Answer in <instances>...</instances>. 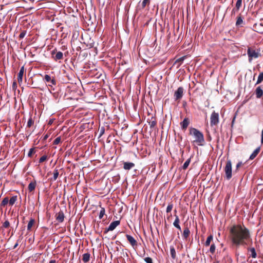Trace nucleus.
Returning a JSON list of instances; mask_svg holds the SVG:
<instances>
[{
  "label": "nucleus",
  "instance_id": "26",
  "mask_svg": "<svg viewBox=\"0 0 263 263\" xmlns=\"http://www.w3.org/2000/svg\"><path fill=\"white\" fill-rule=\"evenodd\" d=\"M59 171L58 170H54L53 172V178L51 179L52 181H55L59 176Z\"/></svg>",
  "mask_w": 263,
  "mask_h": 263
},
{
  "label": "nucleus",
  "instance_id": "38",
  "mask_svg": "<svg viewBox=\"0 0 263 263\" xmlns=\"http://www.w3.org/2000/svg\"><path fill=\"white\" fill-rule=\"evenodd\" d=\"M34 148H31L30 149L29 153L28 154V156L29 157H31L33 154L35 153Z\"/></svg>",
  "mask_w": 263,
  "mask_h": 263
},
{
  "label": "nucleus",
  "instance_id": "11",
  "mask_svg": "<svg viewBox=\"0 0 263 263\" xmlns=\"http://www.w3.org/2000/svg\"><path fill=\"white\" fill-rule=\"evenodd\" d=\"M64 213L61 210L55 215V219L59 222H62L64 220Z\"/></svg>",
  "mask_w": 263,
  "mask_h": 263
},
{
  "label": "nucleus",
  "instance_id": "20",
  "mask_svg": "<svg viewBox=\"0 0 263 263\" xmlns=\"http://www.w3.org/2000/svg\"><path fill=\"white\" fill-rule=\"evenodd\" d=\"M170 253L172 258L175 259L176 257V253L175 249L173 246H171L170 247Z\"/></svg>",
  "mask_w": 263,
  "mask_h": 263
},
{
  "label": "nucleus",
  "instance_id": "45",
  "mask_svg": "<svg viewBox=\"0 0 263 263\" xmlns=\"http://www.w3.org/2000/svg\"><path fill=\"white\" fill-rule=\"evenodd\" d=\"M184 58H185V57H182L178 59V60H177L176 62H182L184 60Z\"/></svg>",
  "mask_w": 263,
  "mask_h": 263
},
{
  "label": "nucleus",
  "instance_id": "37",
  "mask_svg": "<svg viewBox=\"0 0 263 263\" xmlns=\"http://www.w3.org/2000/svg\"><path fill=\"white\" fill-rule=\"evenodd\" d=\"M216 247L214 244H212L210 248V252L213 254L215 251Z\"/></svg>",
  "mask_w": 263,
  "mask_h": 263
},
{
  "label": "nucleus",
  "instance_id": "16",
  "mask_svg": "<svg viewBox=\"0 0 263 263\" xmlns=\"http://www.w3.org/2000/svg\"><path fill=\"white\" fill-rule=\"evenodd\" d=\"M260 150V147H258L256 148L254 152L252 153V154L250 155L249 159L250 160H253L254 159L256 156L258 155V154L259 153Z\"/></svg>",
  "mask_w": 263,
  "mask_h": 263
},
{
  "label": "nucleus",
  "instance_id": "36",
  "mask_svg": "<svg viewBox=\"0 0 263 263\" xmlns=\"http://www.w3.org/2000/svg\"><path fill=\"white\" fill-rule=\"evenodd\" d=\"M173 204L170 203L167 206L166 212V213H170L173 209Z\"/></svg>",
  "mask_w": 263,
  "mask_h": 263
},
{
  "label": "nucleus",
  "instance_id": "4",
  "mask_svg": "<svg viewBox=\"0 0 263 263\" xmlns=\"http://www.w3.org/2000/svg\"><path fill=\"white\" fill-rule=\"evenodd\" d=\"M224 171L227 179L230 180L232 178V162L230 160L227 161Z\"/></svg>",
  "mask_w": 263,
  "mask_h": 263
},
{
  "label": "nucleus",
  "instance_id": "27",
  "mask_svg": "<svg viewBox=\"0 0 263 263\" xmlns=\"http://www.w3.org/2000/svg\"><path fill=\"white\" fill-rule=\"evenodd\" d=\"M8 203H9V198L8 197H5L2 200L1 203V206H5L6 205L8 204Z\"/></svg>",
  "mask_w": 263,
  "mask_h": 263
},
{
  "label": "nucleus",
  "instance_id": "39",
  "mask_svg": "<svg viewBox=\"0 0 263 263\" xmlns=\"http://www.w3.org/2000/svg\"><path fill=\"white\" fill-rule=\"evenodd\" d=\"M61 139L60 137H58L55 139L53 141V144L57 145L61 142Z\"/></svg>",
  "mask_w": 263,
  "mask_h": 263
},
{
  "label": "nucleus",
  "instance_id": "48",
  "mask_svg": "<svg viewBox=\"0 0 263 263\" xmlns=\"http://www.w3.org/2000/svg\"><path fill=\"white\" fill-rule=\"evenodd\" d=\"M49 263H56V261L55 260H51Z\"/></svg>",
  "mask_w": 263,
  "mask_h": 263
},
{
  "label": "nucleus",
  "instance_id": "47",
  "mask_svg": "<svg viewBox=\"0 0 263 263\" xmlns=\"http://www.w3.org/2000/svg\"><path fill=\"white\" fill-rule=\"evenodd\" d=\"M49 134H46V135L44 136V138H43V139H44V140H46V139L49 137Z\"/></svg>",
  "mask_w": 263,
  "mask_h": 263
},
{
  "label": "nucleus",
  "instance_id": "5",
  "mask_svg": "<svg viewBox=\"0 0 263 263\" xmlns=\"http://www.w3.org/2000/svg\"><path fill=\"white\" fill-rule=\"evenodd\" d=\"M219 122V114L213 111L210 117V125L211 126H217Z\"/></svg>",
  "mask_w": 263,
  "mask_h": 263
},
{
  "label": "nucleus",
  "instance_id": "42",
  "mask_svg": "<svg viewBox=\"0 0 263 263\" xmlns=\"http://www.w3.org/2000/svg\"><path fill=\"white\" fill-rule=\"evenodd\" d=\"M156 124H157V122L155 120L149 122V126L151 128L155 127L156 126Z\"/></svg>",
  "mask_w": 263,
  "mask_h": 263
},
{
  "label": "nucleus",
  "instance_id": "24",
  "mask_svg": "<svg viewBox=\"0 0 263 263\" xmlns=\"http://www.w3.org/2000/svg\"><path fill=\"white\" fill-rule=\"evenodd\" d=\"M213 239V236L210 235L206 239V240L204 243L205 246H209L210 245L211 240Z\"/></svg>",
  "mask_w": 263,
  "mask_h": 263
},
{
  "label": "nucleus",
  "instance_id": "12",
  "mask_svg": "<svg viewBox=\"0 0 263 263\" xmlns=\"http://www.w3.org/2000/svg\"><path fill=\"white\" fill-rule=\"evenodd\" d=\"M25 73V68H24V66H23L20 70V71L18 73V76H17V81H18V83H21L23 81V75Z\"/></svg>",
  "mask_w": 263,
  "mask_h": 263
},
{
  "label": "nucleus",
  "instance_id": "13",
  "mask_svg": "<svg viewBox=\"0 0 263 263\" xmlns=\"http://www.w3.org/2000/svg\"><path fill=\"white\" fill-rule=\"evenodd\" d=\"M135 164L133 162H123V168L125 170H130L134 167Z\"/></svg>",
  "mask_w": 263,
  "mask_h": 263
},
{
  "label": "nucleus",
  "instance_id": "18",
  "mask_svg": "<svg viewBox=\"0 0 263 263\" xmlns=\"http://www.w3.org/2000/svg\"><path fill=\"white\" fill-rule=\"evenodd\" d=\"M247 250L251 252V256L252 258H255L257 257V254L254 248H248Z\"/></svg>",
  "mask_w": 263,
  "mask_h": 263
},
{
  "label": "nucleus",
  "instance_id": "9",
  "mask_svg": "<svg viewBox=\"0 0 263 263\" xmlns=\"http://www.w3.org/2000/svg\"><path fill=\"white\" fill-rule=\"evenodd\" d=\"M120 221L116 220L112 222L108 227V228L105 231V233H107L108 231H113L118 225L120 224Z\"/></svg>",
  "mask_w": 263,
  "mask_h": 263
},
{
  "label": "nucleus",
  "instance_id": "25",
  "mask_svg": "<svg viewBox=\"0 0 263 263\" xmlns=\"http://www.w3.org/2000/svg\"><path fill=\"white\" fill-rule=\"evenodd\" d=\"M34 223V220L33 219H31L29 221L27 226V230L28 231H30Z\"/></svg>",
  "mask_w": 263,
  "mask_h": 263
},
{
  "label": "nucleus",
  "instance_id": "51",
  "mask_svg": "<svg viewBox=\"0 0 263 263\" xmlns=\"http://www.w3.org/2000/svg\"><path fill=\"white\" fill-rule=\"evenodd\" d=\"M104 129L101 130V135L103 134L104 133Z\"/></svg>",
  "mask_w": 263,
  "mask_h": 263
},
{
  "label": "nucleus",
  "instance_id": "10",
  "mask_svg": "<svg viewBox=\"0 0 263 263\" xmlns=\"http://www.w3.org/2000/svg\"><path fill=\"white\" fill-rule=\"evenodd\" d=\"M126 237L127 240L133 247H135L137 246V241L132 236L127 234Z\"/></svg>",
  "mask_w": 263,
  "mask_h": 263
},
{
  "label": "nucleus",
  "instance_id": "34",
  "mask_svg": "<svg viewBox=\"0 0 263 263\" xmlns=\"http://www.w3.org/2000/svg\"><path fill=\"white\" fill-rule=\"evenodd\" d=\"M149 3L150 0H143L141 4V8H144L147 5H148L149 4Z\"/></svg>",
  "mask_w": 263,
  "mask_h": 263
},
{
  "label": "nucleus",
  "instance_id": "29",
  "mask_svg": "<svg viewBox=\"0 0 263 263\" xmlns=\"http://www.w3.org/2000/svg\"><path fill=\"white\" fill-rule=\"evenodd\" d=\"M191 162V158L188 159L183 164L182 166V168L183 170H186L188 166L189 165L190 163Z\"/></svg>",
  "mask_w": 263,
  "mask_h": 263
},
{
  "label": "nucleus",
  "instance_id": "17",
  "mask_svg": "<svg viewBox=\"0 0 263 263\" xmlns=\"http://www.w3.org/2000/svg\"><path fill=\"white\" fill-rule=\"evenodd\" d=\"M36 182L35 181H32V182H31L29 185H28V190L29 191V192H32L34 190L35 187H36Z\"/></svg>",
  "mask_w": 263,
  "mask_h": 263
},
{
  "label": "nucleus",
  "instance_id": "3",
  "mask_svg": "<svg viewBox=\"0 0 263 263\" xmlns=\"http://www.w3.org/2000/svg\"><path fill=\"white\" fill-rule=\"evenodd\" d=\"M247 54L249 62H251L253 59H256L260 55L259 50H255L252 47H248L247 49Z\"/></svg>",
  "mask_w": 263,
  "mask_h": 263
},
{
  "label": "nucleus",
  "instance_id": "7",
  "mask_svg": "<svg viewBox=\"0 0 263 263\" xmlns=\"http://www.w3.org/2000/svg\"><path fill=\"white\" fill-rule=\"evenodd\" d=\"M51 54L53 59L55 61H58L63 59V53L61 51L56 52V49H54L51 51Z\"/></svg>",
  "mask_w": 263,
  "mask_h": 263
},
{
  "label": "nucleus",
  "instance_id": "35",
  "mask_svg": "<svg viewBox=\"0 0 263 263\" xmlns=\"http://www.w3.org/2000/svg\"><path fill=\"white\" fill-rule=\"evenodd\" d=\"M105 208H101V209L100 210V213H99V217L100 219H102V217H103V216L105 214Z\"/></svg>",
  "mask_w": 263,
  "mask_h": 263
},
{
  "label": "nucleus",
  "instance_id": "6",
  "mask_svg": "<svg viewBox=\"0 0 263 263\" xmlns=\"http://www.w3.org/2000/svg\"><path fill=\"white\" fill-rule=\"evenodd\" d=\"M184 93V89L182 87H179L177 90L175 92L174 95V99L175 101L180 100L183 97Z\"/></svg>",
  "mask_w": 263,
  "mask_h": 263
},
{
  "label": "nucleus",
  "instance_id": "49",
  "mask_svg": "<svg viewBox=\"0 0 263 263\" xmlns=\"http://www.w3.org/2000/svg\"><path fill=\"white\" fill-rule=\"evenodd\" d=\"M175 228L178 229L179 231H181V227H180V225L179 226L176 227Z\"/></svg>",
  "mask_w": 263,
  "mask_h": 263
},
{
  "label": "nucleus",
  "instance_id": "8",
  "mask_svg": "<svg viewBox=\"0 0 263 263\" xmlns=\"http://www.w3.org/2000/svg\"><path fill=\"white\" fill-rule=\"evenodd\" d=\"M44 79L47 83H48L47 85L49 87H52L53 85H55L56 84L55 80L53 78H51L49 75H45Z\"/></svg>",
  "mask_w": 263,
  "mask_h": 263
},
{
  "label": "nucleus",
  "instance_id": "50",
  "mask_svg": "<svg viewBox=\"0 0 263 263\" xmlns=\"http://www.w3.org/2000/svg\"><path fill=\"white\" fill-rule=\"evenodd\" d=\"M17 246H18V243H16L14 245V248H14V249L16 248L17 247Z\"/></svg>",
  "mask_w": 263,
  "mask_h": 263
},
{
  "label": "nucleus",
  "instance_id": "41",
  "mask_svg": "<svg viewBox=\"0 0 263 263\" xmlns=\"http://www.w3.org/2000/svg\"><path fill=\"white\" fill-rule=\"evenodd\" d=\"M144 259L146 263H153L152 259L149 257H146Z\"/></svg>",
  "mask_w": 263,
  "mask_h": 263
},
{
  "label": "nucleus",
  "instance_id": "46",
  "mask_svg": "<svg viewBox=\"0 0 263 263\" xmlns=\"http://www.w3.org/2000/svg\"><path fill=\"white\" fill-rule=\"evenodd\" d=\"M239 10H236V8L235 7L232 11L231 15H235L236 12H238Z\"/></svg>",
  "mask_w": 263,
  "mask_h": 263
},
{
  "label": "nucleus",
  "instance_id": "43",
  "mask_svg": "<svg viewBox=\"0 0 263 263\" xmlns=\"http://www.w3.org/2000/svg\"><path fill=\"white\" fill-rule=\"evenodd\" d=\"M243 163H242V162H239L237 164H236V169H235V172H236L239 168L240 167H241Z\"/></svg>",
  "mask_w": 263,
  "mask_h": 263
},
{
  "label": "nucleus",
  "instance_id": "30",
  "mask_svg": "<svg viewBox=\"0 0 263 263\" xmlns=\"http://www.w3.org/2000/svg\"><path fill=\"white\" fill-rule=\"evenodd\" d=\"M242 0H237L236 3L235 8L236 10H239L241 7Z\"/></svg>",
  "mask_w": 263,
  "mask_h": 263
},
{
  "label": "nucleus",
  "instance_id": "2",
  "mask_svg": "<svg viewBox=\"0 0 263 263\" xmlns=\"http://www.w3.org/2000/svg\"><path fill=\"white\" fill-rule=\"evenodd\" d=\"M190 133L192 135L194 138V142L196 143L198 145L202 146L204 143V139L203 134L198 129L195 128H191Z\"/></svg>",
  "mask_w": 263,
  "mask_h": 263
},
{
  "label": "nucleus",
  "instance_id": "23",
  "mask_svg": "<svg viewBox=\"0 0 263 263\" xmlns=\"http://www.w3.org/2000/svg\"><path fill=\"white\" fill-rule=\"evenodd\" d=\"M262 81H263V72L259 73L255 85L260 84Z\"/></svg>",
  "mask_w": 263,
  "mask_h": 263
},
{
  "label": "nucleus",
  "instance_id": "15",
  "mask_svg": "<svg viewBox=\"0 0 263 263\" xmlns=\"http://www.w3.org/2000/svg\"><path fill=\"white\" fill-rule=\"evenodd\" d=\"M255 92L257 98H260L263 95V90L260 86H258L256 88Z\"/></svg>",
  "mask_w": 263,
  "mask_h": 263
},
{
  "label": "nucleus",
  "instance_id": "22",
  "mask_svg": "<svg viewBox=\"0 0 263 263\" xmlns=\"http://www.w3.org/2000/svg\"><path fill=\"white\" fill-rule=\"evenodd\" d=\"M16 200H17V196H12L10 199V200H9V203L10 205H13L15 203V202H16Z\"/></svg>",
  "mask_w": 263,
  "mask_h": 263
},
{
  "label": "nucleus",
  "instance_id": "31",
  "mask_svg": "<svg viewBox=\"0 0 263 263\" xmlns=\"http://www.w3.org/2000/svg\"><path fill=\"white\" fill-rule=\"evenodd\" d=\"M34 124V120L31 117H30L27 124V127H30Z\"/></svg>",
  "mask_w": 263,
  "mask_h": 263
},
{
  "label": "nucleus",
  "instance_id": "32",
  "mask_svg": "<svg viewBox=\"0 0 263 263\" xmlns=\"http://www.w3.org/2000/svg\"><path fill=\"white\" fill-rule=\"evenodd\" d=\"M180 220L179 217L177 215H175V220L173 223V225L175 227L179 226Z\"/></svg>",
  "mask_w": 263,
  "mask_h": 263
},
{
  "label": "nucleus",
  "instance_id": "28",
  "mask_svg": "<svg viewBox=\"0 0 263 263\" xmlns=\"http://www.w3.org/2000/svg\"><path fill=\"white\" fill-rule=\"evenodd\" d=\"M243 23V20L241 16L237 17V21L236 22V26H238L242 24Z\"/></svg>",
  "mask_w": 263,
  "mask_h": 263
},
{
  "label": "nucleus",
  "instance_id": "19",
  "mask_svg": "<svg viewBox=\"0 0 263 263\" xmlns=\"http://www.w3.org/2000/svg\"><path fill=\"white\" fill-rule=\"evenodd\" d=\"M190 234V231L189 229L187 227H186L183 231V237L184 239H187L189 236Z\"/></svg>",
  "mask_w": 263,
  "mask_h": 263
},
{
  "label": "nucleus",
  "instance_id": "21",
  "mask_svg": "<svg viewBox=\"0 0 263 263\" xmlns=\"http://www.w3.org/2000/svg\"><path fill=\"white\" fill-rule=\"evenodd\" d=\"M90 259V254L88 253H84L83 255L82 260L84 262H87Z\"/></svg>",
  "mask_w": 263,
  "mask_h": 263
},
{
  "label": "nucleus",
  "instance_id": "1",
  "mask_svg": "<svg viewBox=\"0 0 263 263\" xmlns=\"http://www.w3.org/2000/svg\"><path fill=\"white\" fill-rule=\"evenodd\" d=\"M229 238L232 247L237 249L252 242L250 230L243 224H233L229 228Z\"/></svg>",
  "mask_w": 263,
  "mask_h": 263
},
{
  "label": "nucleus",
  "instance_id": "40",
  "mask_svg": "<svg viewBox=\"0 0 263 263\" xmlns=\"http://www.w3.org/2000/svg\"><path fill=\"white\" fill-rule=\"evenodd\" d=\"M47 156L44 155V156H42L39 160V163H43V162L47 160Z\"/></svg>",
  "mask_w": 263,
  "mask_h": 263
},
{
  "label": "nucleus",
  "instance_id": "44",
  "mask_svg": "<svg viewBox=\"0 0 263 263\" xmlns=\"http://www.w3.org/2000/svg\"><path fill=\"white\" fill-rule=\"evenodd\" d=\"M25 35H26V32L23 31L20 34L19 37L20 39H23L25 36Z\"/></svg>",
  "mask_w": 263,
  "mask_h": 263
},
{
  "label": "nucleus",
  "instance_id": "14",
  "mask_svg": "<svg viewBox=\"0 0 263 263\" xmlns=\"http://www.w3.org/2000/svg\"><path fill=\"white\" fill-rule=\"evenodd\" d=\"M190 124V121L188 118H184L183 121L180 123L182 129L185 130Z\"/></svg>",
  "mask_w": 263,
  "mask_h": 263
},
{
  "label": "nucleus",
  "instance_id": "33",
  "mask_svg": "<svg viewBox=\"0 0 263 263\" xmlns=\"http://www.w3.org/2000/svg\"><path fill=\"white\" fill-rule=\"evenodd\" d=\"M10 224L8 220H6L3 223L1 228L7 229L10 227Z\"/></svg>",
  "mask_w": 263,
  "mask_h": 263
}]
</instances>
